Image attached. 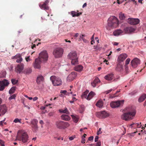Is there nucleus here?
I'll list each match as a JSON object with an SVG mask.
<instances>
[{"label":"nucleus","mask_w":146,"mask_h":146,"mask_svg":"<svg viewBox=\"0 0 146 146\" xmlns=\"http://www.w3.org/2000/svg\"><path fill=\"white\" fill-rule=\"evenodd\" d=\"M15 87H12L9 91V93L10 94H11L14 93L15 90Z\"/></svg>","instance_id":"obj_36"},{"label":"nucleus","mask_w":146,"mask_h":146,"mask_svg":"<svg viewBox=\"0 0 146 146\" xmlns=\"http://www.w3.org/2000/svg\"><path fill=\"white\" fill-rule=\"evenodd\" d=\"M77 76V73L76 72H72L67 77V81L70 82L73 80Z\"/></svg>","instance_id":"obj_13"},{"label":"nucleus","mask_w":146,"mask_h":146,"mask_svg":"<svg viewBox=\"0 0 146 146\" xmlns=\"http://www.w3.org/2000/svg\"><path fill=\"white\" fill-rule=\"evenodd\" d=\"M44 78L42 76H39L37 77L36 82L38 84H40L41 82L43 81Z\"/></svg>","instance_id":"obj_24"},{"label":"nucleus","mask_w":146,"mask_h":146,"mask_svg":"<svg viewBox=\"0 0 146 146\" xmlns=\"http://www.w3.org/2000/svg\"><path fill=\"white\" fill-rule=\"evenodd\" d=\"M109 20L112 22L115 25H116V26L117 25V24L118 23V21L117 18L115 16H112L110 17L109 18Z\"/></svg>","instance_id":"obj_20"},{"label":"nucleus","mask_w":146,"mask_h":146,"mask_svg":"<svg viewBox=\"0 0 146 146\" xmlns=\"http://www.w3.org/2000/svg\"><path fill=\"white\" fill-rule=\"evenodd\" d=\"M135 127H136L137 128H140L141 127V123L140 122V123H135Z\"/></svg>","instance_id":"obj_43"},{"label":"nucleus","mask_w":146,"mask_h":146,"mask_svg":"<svg viewBox=\"0 0 146 146\" xmlns=\"http://www.w3.org/2000/svg\"><path fill=\"white\" fill-rule=\"evenodd\" d=\"M104 78L107 80L111 81L114 79V76L113 74L112 73H110L106 76Z\"/></svg>","instance_id":"obj_21"},{"label":"nucleus","mask_w":146,"mask_h":146,"mask_svg":"<svg viewBox=\"0 0 146 146\" xmlns=\"http://www.w3.org/2000/svg\"><path fill=\"white\" fill-rule=\"evenodd\" d=\"M101 128H100L99 130L97 131V134L98 135H99L100 134H101L102 133V132L101 131Z\"/></svg>","instance_id":"obj_53"},{"label":"nucleus","mask_w":146,"mask_h":146,"mask_svg":"<svg viewBox=\"0 0 146 146\" xmlns=\"http://www.w3.org/2000/svg\"><path fill=\"white\" fill-rule=\"evenodd\" d=\"M136 28L133 27H128L125 28L124 29V31L125 33H132L135 30Z\"/></svg>","instance_id":"obj_12"},{"label":"nucleus","mask_w":146,"mask_h":146,"mask_svg":"<svg viewBox=\"0 0 146 146\" xmlns=\"http://www.w3.org/2000/svg\"><path fill=\"white\" fill-rule=\"evenodd\" d=\"M55 125L56 127L58 129H63L67 128L69 126V124L67 122L58 121L56 122Z\"/></svg>","instance_id":"obj_3"},{"label":"nucleus","mask_w":146,"mask_h":146,"mask_svg":"<svg viewBox=\"0 0 146 146\" xmlns=\"http://www.w3.org/2000/svg\"><path fill=\"white\" fill-rule=\"evenodd\" d=\"M49 2L48 0H46L44 3L42 5H40V7L42 9L44 10H48L49 7L47 6V5Z\"/></svg>","instance_id":"obj_17"},{"label":"nucleus","mask_w":146,"mask_h":146,"mask_svg":"<svg viewBox=\"0 0 146 146\" xmlns=\"http://www.w3.org/2000/svg\"><path fill=\"white\" fill-rule=\"evenodd\" d=\"M91 84H92V86L94 87H95V86L96 85V84L95 83V82H94V81Z\"/></svg>","instance_id":"obj_60"},{"label":"nucleus","mask_w":146,"mask_h":146,"mask_svg":"<svg viewBox=\"0 0 146 146\" xmlns=\"http://www.w3.org/2000/svg\"><path fill=\"white\" fill-rule=\"evenodd\" d=\"M66 92L67 91L66 90H61L60 91L61 93H63L64 94H65Z\"/></svg>","instance_id":"obj_62"},{"label":"nucleus","mask_w":146,"mask_h":146,"mask_svg":"<svg viewBox=\"0 0 146 146\" xmlns=\"http://www.w3.org/2000/svg\"><path fill=\"white\" fill-rule=\"evenodd\" d=\"M12 83L13 84H17L18 82V80H16L15 79H13L11 80Z\"/></svg>","instance_id":"obj_45"},{"label":"nucleus","mask_w":146,"mask_h":146,"mask_svg":"<svg viewBox=\"0 0 146 146\" xmlns=\"http://www.w3.org/2000/svg\"><path fill=\"white\" fill-rule=\"evenodd\" d=\"M0 144L1 146H5L4 141L0 139Z\"/></svg>","instance_id":"obj_48"},{"label":"nucleus","mask_w":146,"mask_h":146,"mask_svg":"<svg viewBox=\"0 0 146 146\" xmlns=\"http://www.w3.org/2000/svg\"><path fill=\"white\" fill-rule=\"evenodd\" d=\"M48 56L46 51L44 50L41 52L39 54L38 58L40 61L44 62H46L48 60Z\"/></svg>","instance_id":"obj_4"},{"label":"nucleus","mask_w":146,"mask_h":146,"mask_svg":"<svg viewBox=\"0 0 146 146\" xmlns=\"http://www.w3.org/2000/svg\"><path fill=\"white\" fill-rule=\"evenodd\" d=\"M130 60V59L129 58L127 59L125 61V66H127V65L129 63Z\"/></svg>","instance_id":"obj_46"},{"label":"nucleus","mask_w":146,"mask_h":146,"mask_svg":"<svg viewBox=\"0 0 146 146\" xmlns=\"http://www.w3.org/2000/svg\"><path fill=\"white\" fill-rule=\"evenodd\" d=\"M32 72V70L30 68H27L25 69L23 72L25 74H29L31 73Z\"/></svg>","instance_id":"obj_34"},{"label":"nucleus","mask_w":146,"mask_h":146,"mask_svg":"<svg viewBox=\"0 0 146 146\" xmlns=\"http://www.w3.org/2000/svg\"><path fill=\"white\" fill-rule=\"evenodd\" d=\"M140 60L138 58H136L131 60V66L133 68H136L140 63Z\"/></svg>","instance_id":"obj_11"},{"label":"nucleus","mask_w":146,"mask_h":146,"mask_svg":"<svg viewBox=\"0 0 146 146\" xmlns=\"http://www.w3.org/2000/svg\"><path fill=\"white\" fill-rule=\"evenodd\" d=\"M50 80L54 86H59L62 84L61 79L59 77H56L54 76L50 77Z\"/></svg>","instance_id":"obj_6"},{"label":"nucleus","mask_w":146,"mask_h":146,"mask_svg":"<svg viewBox=\"0 0 146 146\" xmlns=\"http://www.w3.org/2000/svg\"><path fill=\"white\" fill-rule=\"evenodd\" d=\"M146 98V94H144L140 97L138 100L139 102H142Z\"/></svg>","instance_id":"obj_31"},{"label":"nucleus","mask_w":146,"mask_h":146,"mask_svg":"<svg viewBox=\"0 0 146 146\" xmlns=\"http://www.w3.org/2000/svg\"><path fill=\"white\" fill-rule=\"evenodd\" d=\"M136 113V112L135 110L125 113L122 115V119H133L134 118Z\"/></svg>","instance_id":"obj_5"},{"label":"nucleus","mask_w":146,"mask_h":146,"mask_svg":"<svg viewBox=\"0 0 146 146\" xmlns=\"http://www.w3.org/2000/svg\"><path fill=\"white\" fill-rule=\"evenodd\" d=\"M112 89L109 90L108 91H106L105 92V93H106V94H108L110 92L112 91Z\"/></svg>","instance_id":"obj_57"},{"label":"nucleus","mask_w":146,"mask_h":146,"mask_svg":"<svg viewBox=\"0 0 146 146\" xmlns=\"http://www.w3.org/2000/svg\"><path fill=\"white\" fill-rule=\"evenodd\" d=\"M21 119H15L13 121L15 123H17L19 122L20 123H21Z\"/></svg>","instance_id":"obj_49"},{"label":"nucleus","mask_w":146,"mask_h":146,"mask_svg":"<svg viewBox=\"0 0 146 146\" xmlns=\"http://www.w3.org/2000/svg\"><path fill=\"white\" fill-rule=\"evenodd\" d=\"M73 121L75 123H77L78 121V119H73Z\"/></svg>","instance_id":"obj_64"},{"label":"nucleus","mask_w":146,"mask_h":146,"mask_svg":"<svg viewBox=\"0 0 146 146\" xmlns=\"http://www.w3.org/2000/svg\"><path fill=\"white\" fill-rule=\"evenodd\" d=\"M96 106L100 108L102 107L103 106V102L101 100H99L96 104Z\"/></svg>","instance_id":"obj_29"},{"label":"nucleus","mask_w":146,"mask_h":146,"mask_svg":"<svg viewBox=\"0 0 146 146\" xmlns=\"http://www.w3.org/2000/svg\"><path fill=\"white\" fill-rule=\"evenodd\" d=\"M139 20L138 19L129 18L128 22L131 25H137L139 22Z\"/></svg>","instance_id":"obj_14"},{"label":"nucleus","mask_w":146,"mask_h":146,"mask_svg":"<svg viewBox=\"0 0 146 146\" xmlns=\"http://www.w3.org/2000/svg\"><path fill=\"white\" fill-rule=\"evenodd\" d=\"M124 102V100L112 102L110 104L111 107L113 108L119 107L120 105L123 104Z\"/></svg>","instance_id":"obj_9"},{"label":"nucleus","mask_w":146,"mask_h":146,"mask_svg":"<svg viewBox=\"0 0 146 146\" xmlns=\"http://www.w3.org/2000/svg\"><path fill=\"white\" fill-rule=\"evenodd\" d=\"M30 56H28L27 57H25V59L27 62H29L31 60L30 58Z\"/></svg>","instance_id":"obj_52"},{"label":"nucleus","mask_w":146,"mask_h":146,"mask_svg":"<svg viewBox=\"0 0 146 146\" xmlns=\"http://www.w3.org/2000/svg\"><path fill=\"white\" fill-rule=\"evenodd\" d=\"M99 138V137L98 136H96L95 137L94 141L95 142H96L98 141V139Z\"/></svg>","instance_id":"obj_58"},{"label":"nucleus","mask_w":146,"mask_h":146,"mask_svg":"<svg viewBox=\"0 0 146 146\" xmlns=\"http://www.w3.org/2000/svg\"><path fill=\"white\" fill-rule=\"evenodd\" d=\"M68 58L71 60V63L75 65L78 63V58L76 52L75 51L70 52L68 55Z\"/></svg>","instance_id":"obj_2"},{"label":"nucleus","mask_w":146,"mask_h":146,"mask_svg":"<svg viewBox=\"0 0 146 146\" xmlns=\"http://www.w3.org/2000/svg\"><path fill=\"white\" fill-rule=\"evenodd\" d=\"M123 65L120 64V62L118 63L117 66L116 68V70L117 71L121 72L123 70Z\"/></svg>","instance_id":"obj_22"},{"label":"nucleus","mask_w":146,"mask_h":146,"mask_svg":"<svg viewBox=\"0 0 146 146\" xmlns=\"http://www.w3.org/2000/svg\"><path fill=\"white\" fill-rule=\"evenodd\" d=\"M29 136L27 133L22 131H19L17 134L16 139L21 141L23 143L27 142L28 140Z\"/></svg>","instance_id":"obj_1"},{"label":"nucleus","mask_w":146,"mask_h":146,"mask_svg":"<svg viewBox=\"0 0 146 146\" xmlns=\"http://www.w3.org/2000/svg\"><path fill=\"white\" fill-rule=\"evenodd\" d=\"M94 82L96 84L98 83L99 82H100V80L98 78H96L94 80Z\"/></svg>","instance_id":"obj_51"},{"label":"nucleus","mask_w":146,"mask_h":146,"mask_svg":"<svg viewBox=\"0 0 146 146\" xmlns=\"http://www.w3.org/2000/svg\"><path fill=\"white\" fill-rule=\"evenodd\" d=\"M101 142L100 141H99L97 143H96V146H101Z\"/></svg>","instance_id":"obj_54"},{"label":"nucleus","mask_w":146,"mask_h":146,"mask_svg":"<svg viewBox=\"0 0 146 146\" xmlns=\"http://www.w3.org/2000/svg\"><path fill=\"white\" fill-rule=\"evenodd\" d=\"M94 139V137L93 136H91L88 138V140L89 141H92Z\"/></svg>","instance_id":"obj_56"},{"label":"nucleus","mask_w":146,"mask_h":146,"mask_svg":"<svg viewBox=\"0 0 146 146\" xmlns=\"http://www.w3.org/2000/svg\"><path fill=\"white\" fill-rule=\"evenodd\" d=\"M89 91L87 90L84 92L82 95V97L83 98H86L87 97V94L88 93Z\"/></svg>","instance_id":"obj_37"},{"label":"nucleus","mask_w":146,"mask_h":146,"mask_svg":"<svg viewBox=\"0 0 146 146\" xmlns=\"http://www.w3.org/2000/svg\"><path fill=\"white\" fill-rule=\"evenodd\" d=\"M21 57V56L20 54H17L15 56L12 57V59H18Z\"/></svg>","instance_id":"obj_42"},{"label":"nucleus","mask_w":146,"mask_h":146,"mask_svg":"<svg viewBox=\"0 0 146 146\" xmlns=\"http://www.w3.org/2000/svg\"><path fill=\"white\" fill-rule=\"evenodd\" d=\"M108 25L109 27L112 28H114L116 27V25H115L112 22H111L109 19L108 21Z\"/></svg>","instance_id":"obj_33"},{"label":"nucleus","mask_w":146,"mask_h":146,"mask_svg":"<svg viewBox=\"0 0 146 146\" xmlns=\"http://www.w3.org/2000/svg\"><path fill=\"white\" fill-rule=\"evenodd\" d=\"M23 59L21 57H20L19 58L17 59L16 60V62L18 63H20L22 61Z\"/></svg>","instance_id":"obj_47"},{"label":"nucleus","mask_w":146,"mask_h":146,"mask_svg":"<svg viewBox=\"0 0 146 146\" xmlns=\"http://www.w3.org/2000/svg\"><path fill=\"white\" fill-rule=\"evenodd\" d=\"M63 52V49L60 48H58L55 49L53 51V54L56 58L60 57Z\"/></svg>","instance_id":"obj_7"},{"label":"nucleus","mask_w":146,"mask_h":146,"mask_svg":"<svg viewBox=\"0 0 146 146\" xmlns=\"http://www.w3.org/2000/svg\"><path fill=\"white\" fill-rule=\"evenodd\" d=\"M84 110V108L81 107L79 110L80 113H82Z\"/></svg>","instance_id":"obj_55"},{"label":"nucleus","mask_w":146,"mask_h":146,"mask_svg":"<svg viewBox=\"0 0 146 146\" xmlns=\"http://www.w3.org/2000/svg\"><path fill=\"white\" fill-rule=\"evenodd\" d=\"M95 93L93 92H91L87 96L86 99L88 100H90L95 95Z\"/></svg>","instance_id":"obj_27"},{"label":"nucleus","mask_w":146,"mask_h":146,"mask_svg":"<svg viewBox=\"0 0 146 146\" xmlns=\"http://www.w3.org/2000/svg\"><path fill=\"white\" fill-rule=\"evenodd\" d=\"M42 62L38 58L36 59L35 60V63L34 64V66L35 68H39L40 67L41 62Z\"/></svg>","instance_id":"obj_18"},{"label":"nucleus","mask_w":146,"mask_h":146,"mask_svg":"<svg viewBox=\"0 0 146 146\" xmlns=\"http://www.w3.org/2000/svg\"><path fill=\"white\" fill-rule=\"evenodd\" d=\"M82 66L80 65L76 66L74 68V70L80 72L83 69Z\"/></svg>","instance_id":"obj_25"},{"label":"nucleus","mask_w":146,"mask_h":146,"mask_svg":"<svg viewBox=\"0 0 146 146\" xmlns=\"http://www.w3.org/2000/svg\"><path fill=\"white\" fill-rule=\"evenodd\" d=\"M74 138V137L73 136H72L71 137H70L69 138V139L70 141L72 140Z\"/></svg>","instance_id":"obj_63"},{"label":"nucleus","mask_w":146,"mask_h":146,"mask_svg":"<svg viewBox=\"0 0 146 146\" xmlns=\"http://www.w3.org/2000/svg\"><path fill=\"white\" fill-rule=\"evenodd\" d=\"M31 127L32 128V130L33 132H36L37 131L38 128L37 124L31 125Z\"/></svg>","instance_id":"obj_32"},{"label":"nucleus","mask_w":146,"mask_h":146,"mask_svg":"<svg viewBox=\"0 0 146 146\" xmlns=\"http://www.w3.org/2000/svg\"><path fill=\"white\" fill-rule=\"evenodd\" d=\"M125 71L127 73L129 72V68L128 66H125Z\"/></svg>","instance_id":"obj_50"},{"label":"nucleus","mask_w":146,"mask_h":146,"mask_svg":"<svg viewBox=\"0 0 146 146\" xmlns=\"http://www.w3.org/2000/svg\"><path fill=\"white\" fill-rule=\"evenodd\" d=\"M38 123V121L37 119H33L31 121L32 125H37Z\"/></svg>","instance_id":"obj_35"},{"label":"nucleus","mask_w":146,"mask_h":146,"mask_svg":"<svg viewBox=\"0 0 146 146\" xmlns=\"http://www.w3.org/2000/svg\"><path fill=\"white\" fill-rule=\"evenodd\" d=\"M86 136V135L84 133V135L82 137L81 142L82 143L84 144L85 143V138Z\"/></svg>","instance_id":"obj_38"},{"label":"nucleus","mask_w":146,"mask_h":146,"mask_svg":"<svg viewBox=\"0 0 146 146\" xmlns=\"http://www.w3.org/2000/svg\"><path fill=\"white\" fill-rule=\"evenodd\" d=\"M85 35H80L79 38V40H82L85 43L87 42V40L86 39L84 38V37H85Z\"/></svg>","instance_id":"obj_28"},{"label":"nucleus","mask_w":146,"mask_h":146,"mask_svg":"<svg viewBox=\"0 0 146 146\" xmlns=\"http://www.w3.org/2000/svg\"><path fill=\"white\" fill-rule=\"evenodd\" d=\"M71 14L73 17H75L79 16L82 14V13L81 12L78 13L75 11H73L71 12Z\"/></svg>","instance_id":"obj_26"},{"label":"nucleus","mask_w":146,"mask_h":146,"mask_svg":"<svg viewBox=\"0 0 146 146\" xmlns=\"http://www.w3.org/2000/svg\"><path fill=\"white\" fill-rule=\"evenodd\" d=\"M7 108L5 105L0 106V116L4 115L7 112Z\"/></svg>","instance_id":"obj_15"},{"label":"nucleus","mask_w":146,"mask_h":146,"mask_svg":"<svg viewBox=\"0 0 146 146\" xmlns=\"http://www.w3.org/2000/svg\"><path fill=\"white\" fill-rule=\"evenodd\" d=\"M109 113L105 111H101L96 113V116L99 118H107L109 116Z\"/></svg>","instance_id":"obj_10"},{"label":"nucleus","mask_w":146,"mask_h":146,"mask_svg":"<svg viewBox=\"0 0 146 146\" xmlns=\"http://www.w3.org/2000/svg\"><path fill=\"white\" fill-rule=\"evenodd\" d=\"M123 31L120 29L115 30L113 32V34L115 36H119L123 33Z\"/></svg>","instance_id":"obj_23"},{"label":"nucleus","mask_w":146,"mask_h":146,"mask_svg":"<svg viewBox=\"0 0 146 146\" xmlns=\"http://www.w3.org/2000/svg\"><path fill=\"white\" fill-rule=\"evenodd\" d=\"M127 57V55L125 53L120 54L118 57L119 61L120 62L123 61Z\"/></svg>","instance_id":"obj_19"},{"label":"nucleus","mask_w":146,"mask_h":146,"mask_svg":"<svg viewBox=\"0 0 146 146\" xmlns=\"http://www.w3.org/2000/svg\"><path fill=\"white\" fill-rule=\"evenodd\" d=\"M59 111L61 113L68 114L69 113L68 111L66 108H64V109H60L59 110Z\"/></svg>","instance_id":"obj_30"},{"label":"nucleus","mask_w":146,"mask_h":146,"mask_svg":"<svg viewBox=\"0 0 146 146\" xmlns=\"http://www.w3.org/2000/svg\"><path fill=\"white\" fill-rule=\"evenodd\" d=\"M9 84V82L8 80L5 79L0 81V91L3 90L5 87L8 86Z\"/></svg>","instance_id":"obj_8"},{"label":"nucleus","mask_w":146,"mask_h":146,"mask_svg":"<svg viewBox=\"0 0 146 146\" xmlns=\"http://www.w3.org/2000/svg\"><path fill=\"white\" fill-rule=\"evenodd\" d=\"M136 132H135L131 133H129L127 134V135L129 137H133L134 135V134L136 133Z\"/></svg>","instance_id":"obj_41"},{"label":"nucleus","mask_w":146,"mask_h":146,"mask_svg":"<svg viewBox=\"0 0 146 146\" xmlns=\"http://www.w3.org/2000/svg\"><path fill=\"white\" fill-rule=\"evenodd\" d=\"M61 117L62 119H68L69 117L66 114H63L61 116Z\"/></svg>","instance_id":"obj_44"},{"label":"nucleus","mask_w":146,"mask_h":146,"mask_svg":"<svg viewBox=\"0 0 146 146\" xmlns=\"http://www.w3.org/2000/svg\"><path fill=\"white\" fill-rule=\"evenodd\" d=\"M5 119H4L3 121H0V126L1 125L3 126V121H5Z\"/></svg>","instance_id":"obj_61"},{"label":"nucleus","mask_w":146,"mask_h":146,"mask_svg":"<svg viewBox=\"0 0 146 146\" xmlns=\"http://www.w3.org/2000/svg\"><path fill=\"white\" fill-rule=\"evenodd\" d=\"M116 93L114 94H113L112 95H111V96H110V98H115L117 96L116 95Z\"/></svg>","instance_id":"obj_59"},{"label":"nucleus","mask_w":146,"mask_h":146,"mask_svg":"<svg viewBox=\"0 0 146 146\" xmlns=\"http://www.w3.org/2000/svg\"><path fill=\"white\" fill-rule=\"evenodd\" d=\"M119 18L121 20H123L125 18L124 14L122 13H121L119 14Z\"/></svg>","instance_id":"obj_39"},{"label":"nucleus","mask_w":146,"mask_h":146,"mask_svg":"<svg viewBox=\"0 0 146 146\" xmlns=\"http://www.w3.org/2000/svg\"><path fill=\"white\" fill-rule=\"evenodd\" d=\"M16 97V96L15 94H13L9 98V99L10 100H11L12 99H15Z\"/></svg>","instance_id":"obj_40"},{"label":"nucleus","mask_w":146,"mask_h":146,"mask_svg":"<svg viewBox=\"0 0 146 146\" xmlns=\"http://www.w3.org/2000/svg\"><path fill=\"white\" fill-rule=\"evenodd\" d=\"M24 66L23 64H18L16 68L15 71L18 73L20 74L24 68Z\"/></svg>","instance_id":"obj_16"}]
</instances>
